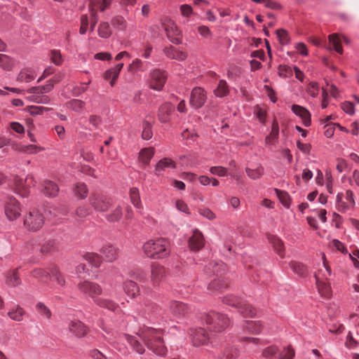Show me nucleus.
I'll return each instance as SVG.
<instances>
[{
  "label": "nucleus",
  "instance_id": "nucleus-1",
  "mask_svg": "<svg viewBox=\"0 0 359 359\" xmlns=\"http://www.w3.org/2000/svg\"><path fill=\"white\" fill-rule=\"evenodd\" d=\"M138 334L144 341L147 348L153 351L156 355H165L167 348L163 345V341L161 337V330L147 327L140 331Z\"/></svg>",
  "mask_w": 359,
  "mask_h": 359
},
{
  "label": "nucleus",
  "instance_id": "nucleus-2",
  "mask_svg": "<svg viewBox=\"0 0 359 359\" xmlns=\"http://www.w3.org/2000/svg\"><path fill=\"white\" fill-rule=\"evenodd\" d=\"M78 288L81 292L90 297L99 306L111 311L116 309L117 306L114 302L99 297L102 294V290L97 283L83 281L78 285Z\"/></svg>",
  "mask_w": 359,
  "mask_h": 359
},
{
  "label": "nucleus",
  "instance_id": "nucleus-3",
  "mask_svg": "<svg viewBox=\"0 0 359 359\" xmlns=\"http://www.w3.org/2000/svg\"><path fill=\"white\" fill-rule=\"evenodd\" d=\"M142 249L147 257L152 259H163L170 252L169 241L163 238L149 240Z\"/></svg>",
  "mask_w": 359,
  "mask_h": 359
},
{
  "label": "nucleus",
  "instance_id": "nucleus-4",
  "mask_svg": "<svg viewBox=\"0 0 359 359\" xmlns=\"http://www.w3.org/2000/svg\"><path fill=\"white\" fill-rule=\"evenodd\" d=\"M203 321L206 324L210 332L215 333L222 332L230 323V320L226 315L216 311H210L205 314Z\"/></svg>",
  "mask_w": 359,
  "mask_h": 359
},
{
  "label": "nucleus",
  "instance_id": "nucleus-5",
  "mask_svg": "<svg viewBox=\"0 0 359 359\" xmlns=\"http://www.w3.org/2000/svg\"><path fill=\"white\" fill-rule=\"evenodd\" d=\"M89 203L95 210L104 212L107 211L113 204L111 198L101 194H93L89 198Z\"/></svg>",
  "mask_w": 359,
  "mask_h": 359
},
{
  "label": "nucleus",
  "instance_id": "nucleus-6",
  "mask_svg": "<svg viewBox=\"0 0 359 359\" xmlns=\"http://www.w3.org/2000/svg\"><path fill=\"white\" fill-rule=\"evenodd\" d=\"M35 181L33 176L28 175L25 179L15 177L14 179V189L15 192L22 197L27 196L29 193V188L34 186Z\"/></svg>",
  "mask_w": 359,
  "mask_h": 359
},
{
  "label": "nucleus",
  "instance_id": "nucleus-7",
  "mask_svg": "<svg viewBox=\"0 0 359 359\" xmlns=\"http://www.w3.org/2000/svg\"><path fill=\"white\" fill-rule=\"evenodd\" d=\"M162 26L166 33L168 39L173 43H181V32L178 29L175 23L169 18H165Z\"/></svg>",
  "mask_w": 359,
  "mask_h": 359
},
{
  "label": "nucleus",
  "instance_id": "nucleus-8",
  "mask_svg": "<svg viewBox=\"0 0 359 359\" xmlns=\"http://www.w3.org/2000/svg\"><path fill=\"white\" fill-rule=\"evenodd\" d=\"M24 224L30 230L36 231L43 224V217L37 210H32L26 216Z\"/></svg>",
  "mask_w": 359,
  "mask_h": 359
},
{
  "label": "nucleus",
  "instance_id": "nucleus-9",
  "mask_svg": "<svg viewBox=\"0 0 359 359\" xmlns=\"http://www.w3.org/2000/svg\"><path fill=\"white\" fill-rule=\"evenodd\" d=\"M21 208L18 201L13 197H8L5 204V214L9 220H15L20 215Z\"/></svg>",
  "mask_w": 359,
  "mask_h": 359
},
{
  "label": "nucleus",
  "instance_id": "nucleus-10",
  "mask_svg": "<svg viewBox=\"0 0 359 359\" xmlns=\"http://www.w3.org/2000/svg\"><path fill=\"white\" fill-rule=\"evenodd\" d=\"M150 87L156 90H161L167 79V75L164 71L155 69L150 74Z\"/></svg>",
  "mask_w": 359,
  "mask_h": 359
},
{
  "label": "nucleus",
  "instance_id": "nucleus-11",
  "mask_svg": "<svg viewBox=\"0 0 359 359\" xmlns=\"http://www.w3.org/2000/svg\"><path fill=\"white\" fill-rule=\"evenodd\" d=\"M206 99V93L203 88H194L191 94L190 104L196 109L201 108L205 104Z\"/></svg>",
  "mask_w": 359,
  "mask_h": 359
},
{
  "label": "nucleus",
  "instance_id": "nucleus-12",
  "mask_svg": "<svg viewBox=\"0 0 359 359\" xmlns=\"http://www.w3.org/2000/svg\"><path fill=\"white\" fill-rule=\"evenodd\" d=\"M165 269L158 263H154L151 266L150 280L153 285H158L165 277Z\"/></svg>",
  "mask_w": 359,
  "mask_h": 359
},
{
  "label": "nucleus",
  "instance_id": "nucleus-13",
  "mask_svg": "<svg viewBox=\"0 0 359 359\" xmlns=\"http://www.w3.org/2000/svg\"><path fill=\"white\" fill-rule=\"evenodd\" d=\"M203 245L204 238L202 233L199 230L195 229L189 240V246L190 249L193 251H198L203 247Z\"/></svg>",
  "mask_w": 359,
  "mask_h": 359
},
{
  "label": "nucleus",
  "instance_id": "nucleus-14",
  "mask_svg": "<svg viewBox=\"0 0 359 359\" xmlns=\"http://www.w3.org/2000/svg\"><path fill=\"white\" fill-rule=\"evenodd\" d=\"M226 270V265L222 262H211L205 268L207 275H216L222 276Z\"/></svg>",
  "mask_w": 359,
  "mask_h": 359
},
{
  "label": "nucleus",
  "instance_id": "nucleus-15",
  "mask_svg": "<svg viewBox=\"0 0 359 359\" xmlns=\"http://www.w3.org/2000/svg\"><path fill=\"white\" fill-rule=\"evenodd\" d=\"M191 339L194 346H201L206 344L210 337L205 329L199 327L191 334Z\"/></svg>",
  "mask_w": 359,
  "mask_h": 359
},
{
  "label": "nucleus",
  "instance_id": "nucleus-16",
  "mask_svg": "<svg viewBox=\"0 0 359 359\" xmlns=\"http://www.w3.org/2000/svg\"><path fill=\"white\" fill-rule=\"evenodd\" d=\"M163 51L167 57L171 60L183 61L187 57L186 52L177 50L172 46L165 47Z\"/></svg>",
  "mask_w": 359,
  "mask_h": 359
},
{
  "label": "nucleus",
  "instance_id": "nucleus-17",
  "mask_svg": "<svg viewBox=\"0 0 359 359\" xmlns=\"http://www.w3.org/2000/svg\"><path fill=\"white\" fill-rule=\"evenodd\" d=\"M175 110V107L170 103L162 104L158 111V118L161 123H168Z\"/></svg>",
  "mask_w": 359,
  "mask_h": 359
},
{
  "label": "nucleus",
  "instance_id": "nucleus-18",
  "mask_svg": "<svg viewBox=\"0 0 359 359\" xmlns=\"http://www.w3.org/2000/svg\"><path fill=\"white\" fill-rule=\"evenodd\" d=\"M100 252L104 255L106 261L114 262L118 257L119 250L112 245H105L102 248Z\"/></svg>",
  "mask_w": 359,
  "mask_h": 359
},
{
  "label": "nucleus",
  "instance_id": "nucleus-19",
  "mask_svg": "<svg viewBox=\"0 0 359 359\" xmlns=\"http://www.w3.org/2000/svg\"><path fill=\"white\" fill-rule=\"evenodd\" d=\"M292 111L298 116H299L306 127H308L311 124V114L309 111L304 107L293 104L292 106Z\"/></svg>",
  "mask_w": 359,
  "mask_h": 359
},
{
  "label": "nucleus",
  "instance_id": "nucleus-20",
  "mask_svg": "<svg viewBox=\"0 0 359 359\" xmlns=\"http://www.w3.org/2000/svg\"><path fill=\"white\" fill-rule=\"evenodd\" d=\"M170 310L175 316L182 317L189 312V308L182 302L172 301L170 303Z\"/></svg>",
  "mask_w": 359,
  "mask_h": 359
},
{
  "label": "nucleus",
  "instance_id": "nucleus-21",
  "mask_svg": "<svg viewBox=\"0 0 359 359\" xmlns=\"http://www.w3.org/2000/svg\"><path fill=\"white\" fill-rule=\"evenodd\" d=\"M69 331L76 337H84L88 332L86 326L79 320L72 321L69 325Z\"/></svg>",
  "mask_w": 359,
  "mask_h": 359
},
{
  "label": "nucleus",
  "instance_id": "nucleus-22",
  "mask_svg": "<svg viewBox=\"0 0 359 359\" xmlns=\"http://www.w3.org/2000/svg\"><path fill=\"white\" fill-rule=\"evenodd\" d=\"M42 193L48 197H54L57 196L59 188L57 185L52 181L46 180L43 184L41 189Z\"/></svg>",
  "mask_w": 359,
  "mask_h": 359
},
{
  "label": "nucleus",
  "instance_id": "nucleus-23",
  "mask_svg": "<svg viewBox=\"0 0 359 359\" xmlns=\"http://www.w3.org/2000/svg\"><path fill=\"white\" fill-rule=\"evenodd\" d=\"M54 87V81L52 79H50L47 81V83L44 86H39L32 87L29 88L27 91L28 93L32 94H43L50 92Z\"/></svg>",
  "mask_w": 359,
  "mask_h": 359
},
{
  "label": "nucleus",
  "instance_id": "nucleus-24",
  "mask_svg": "<svg viewBox=\"0 0 359 359\" xmlns=\"http://www.w3.org/2000/svg\"><path fill=\"white\" fill-rule=\"evenodd\" d=\"M124 337L135 351L140 354H143L144 353L145 349L143 345L137 339L136 337L125 334Z\"/></svg>",
  "mask_w": 359,
  "mask_h": 359
},
{
  "label": "nucleus",
  "instance_id": "nucleus-25",
  "mask_svg": "<svg viewBox=\"0 0 359 359\" xmlns=\"http://www.w3.org/2000/svg\"><path fill=\"white\" fill-rule=\"evenodd\" d=\"M175 163L170 158H165L159 161L155 168V174L157 175H161V172L165 170V168H175Z\"/></svg>",
  "mask_w": 359,
  "mask_h": 359
},
{
  "label": "nucleus",
  "instance_id": "nucleus-26",
  "mask_svg": "<svg viewBox=\"0 0 359 359\" xmlns=\"http://www.w3.org/2000/svg\"><path fill=\"white\" fill-rule=\"evenodd\" d=\"M229 285V282L224 280V278L219 277L217 279L213 280L208 285V290L212 291H219L222 292L223 290L226 288Z\"/></svg>",
  "mask_w": 359,
  "mask_h": 359
},
{
  "label": "nucleus",
  "instance_id": "nucleus-27",
  "mask_svg": "<svg viewBox=\"0 0 359 359\" xmlns=\"http://www.w3.org/2000/svg\"><path fill=\"white\" fill-rule=\"evenodd\" d=\"M268 239L277 253L280 257H283L285 250L283 242L278 237L274 235L269 236Z\"/></svg>",
  "mask_w": 359,
  "mask_h": 359
},
{
  "label": "nucleus",
  "instance_id": "nucleus-28",
  "mask_svg": "<svg viewBox=\"0 0 359 359\" xmlns=\"http://www.w3.org/2000/svg\"><path fill=\"white\" fill-rule=\"evenodd\" d=\"M315 277L316 285L320 294L325 297H329L331 294V287L330 285L327 282L320 280L317 275H316Z\"/></svg>",
  "mask_w": 359,
  "mask_h": 359
},
{
  "label": "nucleus",
  "instance_id": "nucleus-29",
  "mask_svg": "<svg viewBox=\"0 0 359 359\" xmlns=\"http://www.w3.org/2000/svg\"><path fill=\"white\" fill-rule=\"evenodd\" d=\"M123 287L126 293L131 297H135L139 294L140 290L138 286L132 280L126 281Z\"/></svg>",
  "mask_w": 359,
  "mask_h": 359
},
{
  "label": "nucleus",
  "instance_id": "nucleus-30",
  "mask_svg": "<svg viewBox=\"0 0 359 359\" xmlns=\"http://www.w3.org/2000/svg\"><path fill=\"white\" fill-rule=\"evenodd\" d=\"M21 280L19 277L18 269L9 271L6 277V284L9 286L15 287L20 285Z\"/></svg>",
  "mask_w": 359,
  "mask_h": 359
},
{
  "label": "nucleus",
  "instance_id": "nucleus-31",
  "mask_svg": "<svg viewBox=\"0 0 359 359\" xmlns=\"http://www.w3.org/2000/svg\"><path fill=\"white\" fill-rule=\"evenodd\" d=\"M123 215L122 207L118 205L114 209H113L109 214L105 217L106 219L110 222H114L118 221Z\"/></svg>",
  "mask_w": 359,
  "mask_h": 359
},
{
  "label": "nucleus",
  "instance_id": "nucleus-32",
  "mask_svg": "<svg viewBox=\"0 0 359 359\" xmlns=\"http://www.w3.org/2000/svg\"><path fill=\"white\" fill-rule=\"evenodd\" d=\"M50 276H51L59 285L64 286L65 285V279L56 266H50Z\"/></svg>",
  "mask_w": 359,
  "mask_h": 359
},
{
  "label": "nucleus",
  "instance_id": "nucleus-33",
  "mask_svg": "<svg viewBox=\"0 0 359 359\" xmlns=\"http://www.w3.org/2000/svg\"><path fill=\"white\" fill-rule=\"evenodd\" d=\"M129 194L130 201L133 204V205L137 209H141L142 208V205L141 203L140 191L138 189L135 187L131 188L130 189Z\"/></svg>",
  "mask_w": 359,
  "mask_h": 359
},
{
  "label": "nucleus",
  "instance_id": "nucleus-34",
  "mask_svg": "<svg viewBox=\"0 0 359 359\" xmlns=\"http://www.w3.org/2000/svg\"><path fill=\"white\" fill-rule=\"evenodd\" d=\"M83 257L92 266L95 267H99L102 263V258L97 253L88 252L86 255H84Z\"/></svg>",
  "mask_w": 359,
  "mask_h": 359
},
{
  "label": "nucleus",
  "instance_id": "nucleus-35",
  "mask_svg": "<svg viewBox=\"0 0 359 359\" xmlns=\"http://www.w3.org/2000/svg\"><path fill=\"white\" fill-rule=\"evenodd\" d=\"M264 171V168L260 165L255 168H246L245 169L248 176L252 180L260 178L263 175Z\"/></svg>",
  "mask_w": 359,
  "mask_h": 359
},
{
  "label": "nucleus",
  "instance_id": "nucleus-36",
  "mask_svg": "<svg viewBox=\"0 0 359 359\" xmlns=\"http://www.w3.org/2000/svg\"><path fill=\"white\" fill-rule=\"evenodd\" d=\"M330 43L332 46L333 49L339 54L343 53V48L341 45V39L337 34H332L329 36Z\"/></svg>",
  "mask_w": 359,
  "mask_h": 359
},
{
  "label": "nucleus",
  "instance_id": "nucleus-37",
  "mask_svg": "<svg viewBox=\"0 0 359 359\" xmlns=\"http://www.w3.org/2000/svg\"><path fill=\"white\" fill-rule=\"evenodd\" d=\"M238 309L244 317H253L255 315V309L245 301Z\"/></svg>",
  "mask_w": 359,
  "mask_h": 359
},
{
  "label": "nucleus",
  "instance_id": "nucleus-38",
  "mask_svg": "<svg viewBox=\"0 0 359 359\" xmlns=\"http://www.w3.org/2000/svg\"><path fill=\"white\" fill-rule=\"evenodd\" d=\"M35 78V76L34 74V72L31 69H23L22 70L18 76V81L20 82H26L29 83L31 81L34 80Z\"/></svg>",
  "mask_w": 359,
  "mask_h": 359
},
{
  "label": "nucleus",
  "instance_id": "nucleus-39",
  "mask_svg": "<svg viewBox=\"0 0 359 359\" xmlns=\"http://www.w3.org/2000/svg\"><path fill=\"white\" fill-rule=\"evenodd\" d=\"M279 133V126L278 121L274 120L272 123L271 132L266 138V142L267 144H273V141L278 138Z\"/></svg>",
  "mask_w": 359,
  "mask_h": 359
},
{
  "label": "nucleus",
  "instance_id": "nucleus-40",
  "mask_svg": "<svg viewBox=\"0 0 359 359\" xmlns=\"http://www.w3.org/2000/svg\"><path fill=\"white\" fill-rule=\"evenodd\" d=\"M25 311L22 308L17 306L15 309L8 312V316L13 320L21 321L23 319V316Z\"/></svg>",
  "mask_w": 359,
  "mask_h": 359
},
{
  "label": "nucleus",
  "instance_id": "nucleus-41",
  "mask_svg": "<svg viewBox=\"0 0 359 359\" xmlns=\"http://www.w3.org/2000/svg\"><path fill=\"white\" fill-rule=\"evenodd\" d=\"M154 154V150L153 148L144 149L140 153V161L144 164H147L153 157Z\"/></svg>",
  "mask_w": 359,
  "mask_h": 359
},
{
  "label": "nucleus",
  "instance_id": "nucleus-42",
  "mask_svg": "<svg viewBox=\"0 0 359 359\" xmlns=\"http://www.w3.org/2000/svg\"><path fill=\"white\" fill-rule=\"evenodd\" d=\"M98 35L104 39L109 38L111 34V30L108 22H102L98 26Z\"/></svg>",
  "mask_w": 359,
  "mask_h": 359
},
{
  "label": "nucleus",
  "instance_id": "nucleus-43",
  "mask_svg": "<svg viewBox=\"0 0 359 359\" xmlns=\"http://www.w3.org/2000/svg\"><path fill=\"white\" fill-rule=\"evenodd\" d=\"M245 329L252 334H259L262 330V325L259 321L247 322Z\"/></svg>",
  "mask_w": 359,
  "mask_h": 359
},
{
  "label": "nucleus",
  "instance_id": "nucleus-44",
  "mask_svg": "<svg viewBox=\"0 0 359 359\" xmlns=\"http://www.w3.org/2000/svg\"><path fill=\"white\" fill-rule=\"evenodd\" d=\"M243 300L232 294L226 295L223 298V302L226 304L236 307L237 309L243 304Z\"/></svg>",
  "mask_w": 359,
  "mask_h": 359
},
{
  "label": "nucleus",
  "instance_id": "nucleus-45",
  "mask_svg": "<svg viewBox=\"0 0 359 359\" xmlns=\"http://www.w3.org/2000/svg\"><path fill=\"white\" fill-rule=\"evenodd\" d=\"M142 137L146 140H150L153 136L151 123L148 120H144L142 123Z\"/></svg>",
  "mask_w": 359,
  "mask_h": 359
},
{
  "label": "nucleus",
  "instance_id": "nucleus-46",
  "mask_svg": "<svg viewBox=\"0 0 359 359\" xmlns=\"http://www.w3.org/2000/svg\"><path fill=\"white\" fill-rule=\"evenodd\" d=\"M228 93L229 88L226 82L224 80L219 81L217 88L215 90V95L222 97L226 95Z\"/></svg>",
  "mask_w": 359,
  "mask_h": 359
},
{
  "label": "nucleus",
  "instance_id": "nucleus-47",
  "mask_svg": "<svg viewBox=\"0 0 359 359\" xmlns=\"http://www.w3.org/2000/svg\"><path fill=\"white\" fill-rule=\"evenodd\" d=\"M290 265L292 270L299 276H303L307 273L306 267L302 263L292 262Z\"/></svg>",
  "mask_w": 359,
  "mask_h": 359
},
{
  "label": "nucleus",
  "instance_id": "nucleus-48",
  "mask_svg": "<svg viewBox=\"0 0 359 359\" xmlns=\"http://www.w3.org/2000/svg\"><path fill=\"white\" fill-rule=\"evenodd\" d=\"M111 25L119 30H124L127 27V22L123 17L118 15L112 18Z\"/></svg>",
  "mask_w": 359,
  "mask_h": 359
},
{
  "label": "nucleus",
  "instance_id": "nucleus-49",
  "mask_svg": "<svg viewBox=\"0 0 359 359\" xmlns=\"http://www.w3.org/2000/svg\"><path fill=\"white\" fill-rule=\"evenodd\" d=\"M279 348L276 346H270L265 348L262 351V356L264 358H278Z\"/></svg>",
  "mask_w": 359,
  "mask_h": 359
},
{
  "label": "nucleus",
  "instance_id": "nucleus-50",
  "mask_svg": "<svg viewBox=\"0 0 359 359\" xmlns=\"http://www.w3.org/2000/svg\"><path fill=\"white\" fill-rule=\"evenodd\" d=\"M50 267L49 268L48 271L41 269H35L34 271H33V272H32L34 277L39 278V280H41V281H43V282L46 281L48 280V276H50Z\"/></svg>",
  "mask_w": 359,
  "mask_h": 359
},
{
  "label": "nucleus",
  "instance_id": "nucleus-51",
  "mask_svg": "<svg viewBox=\"0 0 359 359\" xmlns=\"http://www.w3.org/2000/svg\"><path fill=\"white\" fill-rule=\"evenodd\" d=\"M36 309L38 313L43 318L49 319L51 317L50 310L44 304L39 302L36 305Z\"/></svg>",
  "mask_w": 359,
  "mask_h": 359
},
{
  "label": "nucleus",
  "instance_id": "nucleus-52",
  "mask_svg": "<svg viewBox=\"0 0 359 359\" xmlns=\"http://www.w3.org/2000/svg\"><path fill=\"white\" fill-rule=\"evenodd\" d=\"M294 355V349L290 347L284 348L282 351L279 350L278 359H293Z\"/></svg>",
  "mask_w": 359,
  "mask_h": 359
},
{
  "label": "nucleus",
  "instance_id": "nucleus-53",
  "mask_svg": "<svg viewBox=\"0 0 359 359\" xmlns=\"http://www.w3.org/2000/svg\"><path fill=\"white\" fill-rule=\"evenodd\" d=\"M48 212L52 217H60L61 216L65 215L67 210L65 208L50 207L48 209Z\"/></svg>",
  "mask_w": 359,
  "mask_h": 359
},
{
  "label": "nucleus",
  "instance_id": "nucleus-54",
  "mask_svg": "<svg viewBox=\"0 0 359 359\" xmlns=\"http://www.w3.org/2000/svg\"><path fill=\"white\" fill-rule=\"evenodd\" d=\"M123 67V63H119L115 67L107 70L104 73V79L106 80L110 79V74H114V78H118L121 69Z\"/></svg>",
  "mask_w": 359,
  "mask_h": 359
},
{
  "label": "nucleus",
  "instance_id": "nucleus-55",
  "mask_svg": "<svg viewBox=\"0 0 359 359\" xmlns=\"http://www.w3.org/2000/svg\"><path fill=\"white\" fill-rule=\"evenodd\" d=\"M0 67L5 70H11L13 67V62L11 58L4 54H0Z\"/></svg>",
  "mask_w": 359,
  "mask_h": 359
},
{
  "label": "nucleus",
  "instance_id": "nucleus-56",
  "mask_svg": "<svg viewBox=\"0 0 359 359\" xmlns=\"http://www.w3.org/2000/svg\"><path fill=\"white\" fill-rule=\"evenodd\" d=\"M277 37L279 40V42L282 45H285L289 43L290 37L288 36V33L285 29H280L276 30Z\"/></svg>",
  "mask_w": 359,
  "mask_h": 359
},
{
  "label": "nucleus",
  "instance_id": "nucleus-57",
  "mask_svg": "<svg viewBox=\"0 0 359 359\" xmlns=\"http://www.w3.org/2000/svg\"><path fill=\"white\" fill-rule=\"evenodd\" d=\"M75 194L76 196H79L81 198H85L88 194V189L85 184L83 183H78L76 185L75 188Z\"/></svg>",
  "mask_w": 359,
  "mask_h": 359
},
{
  "label": "nucleus",
  "instance_id": "nucleus-58",
  "mask_svg": "<svg viewBox=\"0 0 359 359\" xmlns=\"http://www.w3.org/2000/svg\"><path fill=\"white\" fill-rule=\"evenodd\" d=\"M210 172L212 175H217L219 177H224L228 175L227 168L222 166H213L210 168Z\"/></svg>",
  "mask_w": 359,
  "mask_h": 359
},
{
  "label": "nucleus",
  "instance_id": "nucleus-59",
  "mask_svg": "<svg viewBox=\"0 0 359 359\" xmlns=\"http://www.w3.org/2000/svg\"><path fill=\"white\" fill-rule=\"evenodd\" d=\"M68 106L73 110L79 111L84 108L85 102L80 100H73L68 102Z\"/></svg>",
  "mask_w": 359,
  "mask_h": 359
},
{
  "label": "nucleus",
  "instance_id": "nucleus-60",
  "mask_svg": "<svg viewBox=\"0 0 359 359\" xmlns=\"http://www.w3.org/2000/svg\"><path fill=\"white\" fill-rule=\"evenodd\" d=\"M307 93L312 97H315L318 95L319 86L316 82H311L308 85L306 88Z\"/></svg>",
  "mask_w": 359,
  "mask_h": 359
},
{
  "label": "nucleus",
  "instance_id": "nucleus-61",
  "mask_svg": "<svg viewBox=\"0 0 359 359\" xmlns=\"http://www.w3.org/2000/svg\"><path fill=\"white\" fill-rule=\"evenodd\" d=\"M198 212L201 215L209 220H213L216 218L215 214L208 208H200Z\"/></svg>",
  "mask_w": 359,
  "mask_h": 359
},
{
  "label": "nucleus",
  "instance_id": "nucleus-62",
  "mask_svg": "<svg viewBox=\"0 0 359 359\" xmlns=\"http://www.w3.org/2000/svg\"><path fill=\"white\" fill-rule=\"evenodd\" d=\"M237 355L236 351L233 348H226L219 359H235Z\"/></svg>",
  "mask_w": 359,
  "mask_h": 359
},
{
  "label": "nucleus",
  "instance_id": "nucleus-63",
  "mask_svg": "<svg viewBox=\"0 0 359 359\" xmlns=\"http://www.w3.org/2000/svg\"><path fill=\"white\" fill-rule=\"evenodd\" d=\"M55 242L54 241H48L43 244L40 250L42 253H48L55 250Z\"/></svg>",
  "mask_w": 359,
  "mask_h": 359
},
{
  "label": "nucleus",
  "instance_id": "nucleus-64",
  "mask_svg": "<svg viewBox=\"0 0 359 359\" xmlns=\"http://www.w3.org/2000/svg\"><path fill=\"white\" fill-rule=\"evenodd\" d=\"M278 74L282 77H287L292 74V71L290 67L280 65L278 67Z\"/></svg>",
  "mask_w": 359,
  "mask_h": 359
}]
</instances>
